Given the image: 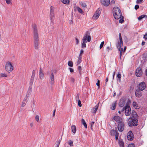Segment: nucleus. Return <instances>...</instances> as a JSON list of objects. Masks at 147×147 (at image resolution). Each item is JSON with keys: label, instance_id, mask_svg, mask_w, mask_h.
<instances>
[{"label": "nucleus", "instance_id": "29", "mask_svg": "<svg viewBox=\"0 0 147 147\" xmlns=\"http://www.w3.org/2000/svg\"><path fill=\"white\" fill-rule=\"evenodd\" d=\"M62 140V137L61 138V139H59V140L58 141H57L56 142V147H59L60 144V143L61 142V141Z\"/></svg>", "mask_w": 147, "mask_h": 147}, {"label": "nucleus", "instance_id": "21", "mask_svg": "<svg viewBox=\"0 0 147 147\" xmlns=\"http://www.w3.org/2000/svg\"><path fill=\"white\" fill-rule=\"evenodd\" d=\"M117 104V101H115L112 103L111 109L112 110H114L116 108V104Z\"/></svg>", "mask_w": 147, "mask_h": 147}, {"label": "nucleus", "instance_id": "15", "mask_svg": "<svg viewBox=\"0 0 147 147\" xmlns=\"http://www.w3.org/2000/svg\"><path fill=\"white\" fill-rule=\"evenodd\" d=\"M54 76L53 72H52L50 76V78L51 79V81L50 82V83L52 85H53L54 84Z\"/></svg>", "mask_w": 147, "mask_h": 147}, {"label": "nucleus", "instance_id": "26", "mask_svg": "<svg viewBox=\"0 0 147 147\" xmlns=\"http://www.w3.org/2000/svg\"><path fill=\"white\" fill-rule=\"evenodd\" d=\"M81 122L82 124L84 125L85 127L87 128V125L84 119H82Z\"/></svg>", "mask_w": 147, "mask_h": 147}, {"label": "nucleus", "instance_id": "3", "mask_svg": "<svg viewBox=\"0 0 147 147\" xmlns=\"http://www.w3.org/2000/svg\"><path fill=\"white\" fill-rule=\"evenodd\" d=\"M113 14L114 18H124L120 9L118 7H114L113 10Z\"/></svg>", "mask_w": 147, "mask_h": 147}, {"label": "nucleus", "instance_id": "28", "mask_svg": "<svg viewBox=\"0 0 147 147\" xmlns=\"http://www.w3.org/2000/svg\"><path fill=\"white\" fill-rule=\"evenodd\" d=\"M115 1L114 0H112L110 1V5L111 7L114 6L115 4Z\"/></svg>", "mask_w": 147, "mask_h": 147}, {"label": "nucleus", "instance_id": "59", "mask_svg": "<svg viewBox=\"0 0 147 147\" xmlns=\"http://www.w3.org/2000/svg\"><path fill=\"white\" fill-rule=\"evenodd\" d=\"M69 69L70 70V71L71 73H73L74 71V69L71 68H69Z\"/></svg>", "mask_w": 147, "mask_h": 147}, {"label": "nucleus", "instance_id": "50", "mask_svg": "<svg viewBox=\"0 0 147 147\" xmlns=\"http://www.w3.org/2000/svg\"><path fill=\"white\" fill-rule=\"evenodd\" d=\"M39 118V116L38 115H36L35 117V119L36 121L37 122H38Z\"/></svg>", "mask_w": 147, "mask_h": 147}, {"label": "nucleus", "instance_id": "30", "mask_svg": "<svg viewBox=\"0 0 147 147\" xmlns=\"http://www.w3.org/2000/svg\"><path fill=\"white\" fill-rule=\"evenodd\" d=\"M147 18V15L143 14L139 16L138 18Z\"/></svg>", "mask_w": 147, "mask_h": 147}, {"label": "nucleus", "instance_id": "18", "mask_svg": "<svg viewBox=\"0 0 147 147\" xmlns=\"http://www.w3.org/2000/svg\"><path fill=\"white\" fill-rule=\"evenodd\" d=\"M131 117H135V118H137L138 116L134 110L132 111V113L131 115Z\"/></svg>", "mask_w": 147, "mask_h": 147}, {"label": "nucleus", "instance_id": "23", "mask_svg": "<svg viewBox=\"0 0 147 147\" xmlns=\"http://www.w3.org/2000/svg\"><path fill=\"white\" fill-rule=\"evenodd\" d=\"M80 5L83 8H86L87 5L86 3L83 1H81L80 2Z\"/></svg>", "mask_w": 147, "mask_h": 147}, {"label": "nucleus", "instance_id": "57", "mask_svg": "<svg viewBox=\"0 0 147 147\" xmlns=\"http://www.w3.org/2000/svg\"><path fill=\"white\" fill-rule=\"evenodd\" d=\"M143 38L146 40L147 39V34H145V35L144 36Z\"/></svg>", "mask_w": 147, "mask_h": 147}, {"label": "nucleus", "instance_id": "64", "mask_svg": "<svg viewBox=\"0 0 147 147\" xmlns=\"http://www.w3.org/2000/svg\"><path fill=\"white\" fill-rule=\"evenodd\" d=\"M71 81H72L73 82H74L75 81V79L74 78H71Z\"/></svg>", "mask_w": 147, "mask_h": 147}, {"label": "nucleus", "instance_id": "45", "mask_svg": "<svg viewBox=\"0 0 147 147\" xmlns=\"http://www.w3.org/2000/svg\"><path fill=\"white\" fill-rule=\"evenodd\" d=\"M82 59H78L77 64L79 65L82 62Z\"/></svg>", "mask_w": 147, "mask_h": 147}, {"label": "nucleus", "instance_id": "46", "mask_svg": "<svg viewBox=\"0 0 147 147\" xmlns=\"http://www.w3.org/2000/svg\"><path fill=\"white\" fill-rule=\"evenodd\" d=\"M78 70L79 71V74H81V72L82 70V68L81 66H79L78 67Z\"/></svg>", "mask_w": 147, "mask_h": 147}, {"label": "nucleus", "instance_id": "16", "mask_svg": "<svg viewBox=\"0 0 147 147\" xmlns=\"http://www.w3.org/2000/svg\"><path fill=\"white\" fill-rule=\"evenodd\" d=\"M39 76L41 79H42V78H43L44 77V74L42 71V69L41 67H40L39 71Z\"/></svg>", "mask_w": 147, "mask_h": 147}, {"label": "nucleus", "instance_id": "44", "mask_svg": "<svg viewBox=\"0 0 147 147\" xmlns=\"http://www.w3.org/2000/svg\"><path fill=\"white\" fill-rule=\"evenodd\" d=\"M78 101V105L79 107H82V105L81 103V102L80 100H79L78 101Z\"/></svg>", "mask_w": 147, "mask_h": 147}, {"label": "nucleus", "instance_id": "7", "mask_svg": "<svg viewBox=\"0 0 147 147\" xmlns=\"http://www.w3.org/2000/svg\"><path fill=\"white\" fill-rule=\"evenodd\" d=\"M136 74L137 77H140L142 74V69L140 67L136 69Z\"/></svg>", "mask_w": 147, "mask_h": 147}, {"label": "nucleus", "instance_id": "33", "mask_svg": "<svg viewBox=\"0 0 147 147\" xmlns=\"http://www.w3.org/2000/svg\"><path fill=\"white\" fill-rule=\"evenodd\" d=\"M133 106L135 109H138V105L137 104L136 102H134L133 104Z\"/></svg>", "mask_w": 147, "mask_h": 147}, {"label": "nucleus", "instance_id": "25", "mask_svg": "<svg viewBox=\"0 0 147 147\" xmlns=\"http://www.w3.org/2000/svg\"><path fill=\"white\" fill-rule=\"evenodd\" d=\"M71 131L74 133H75L76 131V127L75 125H73L71 126Z\"/></svg>", "mask_w": 147, "mask_h": 147}, {"label": "nucleus", "instance_id": "42", "mask_svg": "<svg viewBox=\"0 0 147 147\" xmlns=\"http://www.w3.org/2000/svg\"><path fill=\"white\" fill-rule=\"evenodd\" d=\"M126 107H127V104L126 105V106L123 108L121 110V112H123L124 111H125L126 110H127L126 109Z\"/></svg>", "mask_w": 147, "mask_h": 147}, {"label": "nucleus", "instance_id": "58", "mask_svg": "<svg viewBox=\"0 0 147 147\" xmlns=\"http://www.w3.org/2000/svg\"><path fill=\"white\" fill-rule=\"evenodd\" d=\"M139 5H135L134 8H135V9L136 10L139 8Z\"/></svg>", "mask_w": 147, "mask_h": 147}, {"label": "nucleus", "instance_id": "48", "mask_svg": "<svg viewBox=\"0 0 147 147\" xmlns=\"http://www.w3.org/2000/svg\"><path fill=\"white\" fill-rule=\"evenodd\" d=\"M35 70H33L32 71V73L31 76L35 77Z\"/></svg>", "mask_w": 147, "mask_h": 147}, {"label": "nucleus", "instance_id": "51", "mask_svg": "<svg viewBox=\"0 0 147 147\" xmlns=\"http://www.w3.org/2000/svg\"><path fill=\"white\" fill-rule=\"evenodd\" d=\"M5 1H6V3L8 4L11 3V0H5Z\"/></svg>", "mask_w": 147, "mask_h": 147}, {"label": "nucleus", "instance_id": "62", "mask_svg": "<svg viewBox=\"0 0 147 147\" xmlns=\"http://www.w3.org/2000/svg\"><path fill=\"white\" fill-rule=\"evenodd\" d=\"M84 53V50L83 49H81L80 51V55H82V54L83 53Z\"/></svg>", "mask_w": 147, "mask_h": 147}, {"label": "nucleus", "instance_id": "4", "mask_svg": "<svg viewBox=\"0 0 147 147\" xmlns=\"http://www.w3.org/2000/svg\"><path fill=\"white\" fill-rule=\"evenodd\" d=\"M127 123L128 125L130 127L136 126L138 124V118L131 117V116L129 118Z\"/></svg>", "mask_w": 147, "mask_h": 147}, {"label": "nucleus", "instance_id": "12", "mask_svg": "<svg viewBox=\"0 0 147 147\" xmlns=\"http://www.w3.org/2000/svg\"><path fill=\"white\" fill-rule=\"evenodd\" d=\"M139 89L141 91L143 90L146 88V84L144 82H142L139 84Z\"/></svg>", "mask_w": 147, "mask_h": 147}, {"label": "nucleus", "instance_id": "20", "mask_svg": "<svg viewBox=\"0 0 147 147\" xmlns=\"http://www.w3.org/2000/svg\"><path fill=\"white\" fill-rule=\"evenodd\" d=\"M117 133H118V132L116 129V130L112 129L110 132L111 135L113 136H114Z\"/></svg>", "mask_w": 147, "mask_h": 147}, {"label": "nucleus", "instance_id": "19", "mask_svg": "<svg viewBox=\"0 0 147 147\" xmlns=\"http://www.w3.org/2000/svg\"><path fill=\"white\" fill-rule=\"evenodd\" d=\"M32 86H29L28 90L27 92V94H26L27 96L28 95L29 96L31 94V93L32 92Z\"/></svg>", "mask_w": 147, "mask_h": 147}, {"label": "nucleus", "instance_id": "13", "mask_svg": "<svg viewBox=\"0 0 147 147\" xmlns=\"http://www.w3.org/2000/svg\"><path fill=\"white\" fill-rule=\"evenodd\" d=\"M113 119L117 122L119 123L123 121L122 119L118 116H115L114 117Z\"/></svg>", "mask_w": 147, "mask_h": 147}, {"label": "nucleus", "instance_id": "17", "mask_svg": "<svg viewBox=\"0 0 147 147\" xmlns=\"http://www.w3.org/2000/svg\"><path fill=\"white\" fill-rule=\"evenodd\" d=\"M100 10H98V9L96 10L95 14L93 15V17L98 18L100 14Z\"/></svg>", "mask_w": 147, "mask_h": 147}, {"label": "nucleus", "instance_id": "49", "mask_svg": "<svg viewBox=\"0 0 147 147\" xmlns=\"http://www.w3.org/2000/svg\"><path fill=\"white\" fill-rule=\"evenodd\" d=\"M54 7L53 6L51 7L50 12L51 13H52L51 12H54Z\"/></svg>", "mask_w": 147, "mask_h": 147}, {"label": "nucleus", "instance_id": "32", "mask_svg": "<svg viewBox=\"0 0 147 147\" xmlns=\"http://www.w3.org/2000/svg\"><path fill=\"white\" fill-rule=\"evenodd\" d=\"M68 64L69 66L72 67L73 65V63L71 61H69L68 62Z\"/></svg>", "mask_w": 147, "mask_h": 147}, {"label": "nucleus", "instance_id": "43", "mask_svg": "<svg viewBox=\"0 0 147 147\" xmlns=\"http://www.w3.org/2000/svg\"><path fill=\"white\" fill-rule=\"evenodd\" d=\"M52 13H51V12H50V16L51 18H53L54 17V15L53 12H52Z\"/></svg>", "mask_w": 147, "mask_h": 147}, {"label": "nucleus", "instance_id": "35", "mask_svg": "<svg viewBox=\"0 0 147 147\" xmlns=\"http://www.w3.org/2000/svg\"><path fill=\"white\" fill-rule=\"evenodd\" d=\"M77 9L78 12L81 13H83V11L82 10L80 7H78L77 8Z\"/></svg>", "mask_w": 147, "mask_h": 147}, {"label": "nucleus", "instance_id": "61", "mask_svg": "<svg viewBox=\"0 0 147 147\" xmlns=\"http://www.w3.org/2000/svg\"><path fill=\"white\" fill-rule=\"evenodd\" d=\"M75 39L76 40V44H77V45L79 43V40H78V39L77 38H76Z\"/></svg>", "mask_w": 147, "mask_h": 147}, {"label": "nucleus", "instance_id": "36", "mask_svg": "<svg viewBox=\"0 0 147 147\" xmlns=\"http://www.w3.org/2000/svg\"><path fill=\"white\" fill-rule=\"evenodd\" d=\"M7 75L5 74L2 73L0 74V77L1 78H2L4 77H7Z\"/></svg>", "mask_w": 147, "mask_h": 147}, {"label": "nucleus", "instance_id": "53", "mask_svg": "<svg viewBox=\"0 0 147 147\" xmlns=\"http://www.w3.org/2000/svg\"><path fill=\"white\" fill-rule=\"evenodd\" d=\"M143 0H137L136 1V3L137 4H139L141 3Z\"/></svg>", "mask_w": 147, "mask_h": 147}, {"label": "nucleus", "instance_id": "41", "mask_svg": "<svg viewBox=\"0 0 147 147\" xmlns=\"http://www.w3.org/2000/svg\"><path fill=\"white\" fill-rule=\"evenodd\" d=\"M100 81L98 80L97 81V82L96 83V85L98 86V89H99L100 88Z\"/></svg>", "mask_w": 147, "mask_h": 147}, {"label": "nucleus", "instance_id": "39", "mask_svg": "<svg viewBox=\"0 0 147 147\" xmlns=\"http://www.w3.org/2000/svg\"><path fill=\"white\" fill-rule=\"evenodd\" d=\"M104 44V41H102V42H101V43L100 44V47H99L100 49H101L103 47V46Z\"/></svg>", "mask_w": 147, "mask_h": 147}, {"label": "nucleus", "instance_id": "11", "mask_svg": "<svg viewBox=\"0 0 147 147\" xmlns=\"http://www.w3.org/2000/svg\"><path fill=\"white\" fill-rule=\"evenodd\" d=\"M126 110L125 111V114L126 116H129L131 114V109L128 103H127V107Z\"/></svg>", "mask_w": 147, "mask_h": 147}, {"label": "nucleus", "instance_id": "5", "mask_svg": "<svg viewBox=\"0 0 147 147\" xmlns=\"http://www.w3.org/2000/svg\"><path fill=\"white\" fill-rule=\"evenodd\" d=\"M13 68V66L11 62L8 61L6 63L5 69L9 73H10L12 71Z\"/></svg>", "mask_w": 147, "mask_h": 147}, {"label": "nucleus", "instance_id": "24", "mask_svg": "<svg viewBox=\"0 0 147 147\" xmlns=\"http://www.w3.org/2000/svg\"><path fill=\"white\" fill-rule=\"evenodd\" d=\"M34 78V77L31 76L29 82V86H32L33 84Z\"/></svg>", "mask_w": 147, "mask_h": 147}, {"label": "nucleus", "instance_id": "34", "mask_svg": "<svg viewBox=\"0 0 147 147\" xmlns=\"http://www.w3.org/2000/svg\"><path fill=\"white\" fill-rule=\"evenodd\" d=\"M61 1L63 3L65 4H68L69 2V0H61Z\"/></svg>", "mask_w": 147, "mask_h": 147}, {"label": "nucleus", "instance_id": "52", "mask_svg": "<svg viewBox=\"0 0 147 147\" xmlns=\"http://www.w3.org/2000/svg\"><path fill=\"white\" fill-rule=\"evenodd\" d=\"M134 147V144H129L127 147Z\"/></svg>", "mask_w": 147, "mask_h": 147}, {"label": "nucleus", "instance_id": "22", "mask_svg": "<svg viewBox=\"0 0 147 147\" xmlns=\"http://www.w3.org/2000/svg\"><path fill=\"white\" fill-rule=\"evenodd\" d=\"M98 104L99 103H98V104L96 105L92 109L93 111L92 112L94 113H96V111L98 109Z\"/></svg>", "mask_w": 147, "mask_h": 147}, {"label": "nucleus", "instance_id": "1", "mask_svg": "<svg viewBox=\"0 0 147 147\" xmlns=\"http://www.w3.org/2000/svg\"><path fill=\"white\" fill-rule=\"evenodd\" d=\"M32 28L34 32V48L38 49L39 48V37L38 34L37 28L35 24L33 25Z\"/></svg>", "mask_w": 147, "mask_h": 147}, {"label": "nucleus", "instance_id": "8", "mask_svg": "<svg viewBox=\"0 0 147 147\" xmlns=\"http://www.w3.org/2000/svg\"><path fill=\"white\" fill-rule=\"evenodd\" d=\"M100 3L103 6L108 7L110 4V0H100Z\"/></svg>", "mask_w": 147, "mask_h": 147}, {"label": "nucleus", "instance_id": "60", "mask_svg": "<svg viewBox=\"0 0 147 147\" xmlns=\"http://www.w3.org/2000/svg\"><path fill=\"white\" fill-rule=\"evenodd\" d=\"M29 97V96L28 95L27 96V95H26L25 97L24 98V100H25L26 101V100L27 99V98L28 97Z\"/></svg>", "mask_w": 147, "mask_h": 147}, {"label": "nucleus", "instance_id": "38", "mask_svg": "<svg viewBox=\"0 0 147 147\" xmlns=\"http://www.w3.org/2000/svg\"><path fill=\"white\" fill-rule=\"evenodd\" d=\"M80 97V94L78 93L77 94V96L76 97V101H78L79 100H80L79 99Z\"/></svg>", "mask_w": 147, "mask_h": 147}, {"label": "nucleus", "instance_id": "56", "mask_svg": "<svg viewBox=\"0 0 147 147\" xmlns=\"http://www.w3.org/2000/svg\"><path fill=\"white\" fill-rule=\"evenodd\" d=\"M119 133H117L115 135V138L116 140H117L118 139V136H119Z\"/></svg>", "mask_w": 147, "mask_h": 147}, {"label": "nucleus", "instance_id": "54", "mask_svg": "<svg viewBox=\"0 0 147 147\" xmlns=\"http://www.w3.org/2000/svg\"><path fill=\"white\" fill-rule=\"evenodd\" d=\"M111 47H110L109 46H108L107 47L106 49L107 50V51L108 52L110 50H112V49H111Z\"/></svg>", "mask_w": 147, "mask_h": 147}, {"label": "nucleus", "instance_id": "37", "mask_svg": "<svg viewBox=\"0 0 147 147\" xmlns=\"http://www.w3.org/2000/svg\"><path fill=\"white\" fill-rule=\"evenodd\" d=\"M27 102V101H26L25 100H23L22 102V107H23L25 106L26 105V103Z\"/></svg>", "mask_w": 147, "mask_h": 147}, {"label": "nucleus", "instance_id": "55", "mask_svg": "<svg viewBox=\"0 0 147 147\" xmlns=\"http://www.w3.org/2000/svg\"><path fill=\"white\" fill-rule=\"evenodd\" d=\"M124 22V19H120L119 21V22L121 23H123Z\"/></svg>", "mask_w": 147, "mask_h": 147}, {"label": "nucleus", "instance_id": "6", "mask_svg": "<svg viewBox=\"0 0 147 147\" xmlns=\"http://www.w3.org/2000/svg\"><path fill=\"white\" fill-rule=\"evenodd\" d=\"M124 125L125 124L123 121L118 123L117 127L119 132H121L123 131Z\"/></svg>", "mask_w": 147, "mask_h": 147}, {"label": "nucleus", "instance_id": "27", "mask_svg": "<svg viewBox=\"0 0 147 147\" xmlns=\"http://www.w3.org/2000/svg\"><path fill=\"white\" fill-rule=\"evenodd\" d=\"M119 144L120 147H124V142L122 140L119 141Z\"/></svg>", "mask_w": 147, "mask_h": 147}, {"label": "nucleus", "instance_id": "10", "mask_svg": "<svg viewBox=\"0 0 147 147\" xmlns=\"http://www.w3.org/2000/svg\"><path fill=\"white\" fill-rule=\"evenodd\" d=\"M126 98L125 97L121 98L119 103V106L120 107H122L125 105V102Z\"/></svg>", "mask_w": 147, "mask_h": 147}, {"label": "nucleus", "instance_id": "14", "mask_svg": "<svg viewBox=\"0 0 147 147\" xmlns=\"http://www.w3.org/2000/svg\"><path fill=\"white\" fill-rule=\"evenodd\" d=\"M140 90L138 89L135 92V95L137 97L139 98L142 96V94Z\"/></svg>", "mask_w": 147, "mask_h": 147}, {"label": "nucleus", "instance_id": "31", "mask_svg": "<svg viewBox=\"0 0 147 147\" xmlns=\"http://www.w3.org/2000/svg\"><path fill=\"white\" fill-rule=\"evenodd\" d=\"M116 46L119 50V51L121 47V45L120 44V42L119 41L118 42L117 44L116 45Z\"/></svg>", "mask_w": 147, "mask_h": 147}, {"label": "nucleus", "instance_id": "40", "mask_svg": "<svg viewBox=\"0 0 147 147\" xmlns=\"http://www.w3.org/2000/svg\"><path fill=\"white\" fill-rule=\"evenodd\" d=\"M68 143L69 144V145L71 146H73V142L72 140H69V141L68 142Z\"/></svg>", "mask_w": 147, "mask_h": 147}, {"label": "nucleus", "instance_id": "47", "mask_svg": "<svg viewBox=\"0 0 147 147\" xmlns=\"http://www.w3.org/2000/svg\"><path fill=\"white\" fill-rule=\"evenodd\" d=\"M117 77L119 79V80H120L121 78V74L119 73H118L117 74Z\"/></svg>", "mask_w": 147, "mask_h": 147}, {"label": "nucleus", "instance_id": "63", "mask_svg": "<svg viewBox=\"0 0 147 147\" xmlns=\"http://www.w3.org/2000/svg\"><path fill=\"white\" fill-rule=\"evenodd\" d=\"M55 111H56L55 109L53 111V117H54L55 116Z\"/></svg>", "mask_w": 147, "mask_h": 147}, {"label": "nucleus", "instance_id": "9", "mask_svg": "<svg viewBox=\"0 0 147 147\" xmlns=\"http://www.w3.org/2000/svg\"><path fill=\"white\" fill-rule=\"evenodd\" d=\"M127 139L129 140H132L134 138V136L132 131H129L127 134Z\"/></svg>", "mask_w": 147, "mask_h": 147}, {"label": "nucleus", "instance_id": "2", "mask_svg": "<svg viewBox=\"0 0 147 147\" xmlns=\"http://www.w3.org/2000/svg\"><path fill=\"white\" fill-rule=\"evenodd\" d=\"M91 40V38L90 36V32L88 31H87L82 39L83 43L82 44V48H86V43L87 42H90Z\"/></svg>", "mask_w": 147, "mask_h": 147}]
</instances>
